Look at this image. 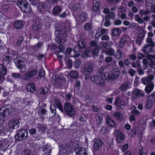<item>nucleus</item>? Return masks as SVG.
<instances>
[{"mask_svg":"<svg viewBox=\"0 0 155 155\" xmlns=\"http://www.w3.org/2000/svg\"><path fill=\"white\" fill-rule=\"evenodd\" d=\"M113 98L112 97L107 98L106 99V101L109 104H111L113 101Z\"/></svg>","mask_w":155,"mask_h":155,"instance_id":"nucleus-60","label":"nucleus"},{"mask_svg":"<svg viewBox=\"0 0 155 155\" xmlns=\"http://www.w3.org/2000/svg\"><path fill=\"white\" fill-rule=\"evenodd\" d=\"M38 73L37 69L30 71L27 72L23 77V79L25 80H28L31 78L35 75Z\"/></svg>","mask_w":155,"mask_h":155,"instance_id":"nucleus-12","label":"nucleus"},{"mask_svg":"<svg viewBox=\"0 0 155 155\" xmlns=\"http://www.w3.org/2000/svg\"><path fill=\"white\" fill-rule=\"evenodd\" d=\"M130 38L127 37H124L121 38L119 41V46L122 48H124L125 44H126L129 41Z\"/></svg>","mask_w":155,"mask_h":155,"instance_id":"nucleus-20","label":"nucleus"},{"mask_svg":"<svg viewBox=\"0 0 155 155\" xmlns=\"http://www.w3.org/2000/svg\"><path fill=\"white\" fill-rule=\"evenodd\" d=\"M129 84L128 82L124 83L120 87V90L122 91L129 89Z\"/></svg>","mask_w":155,"mask_h":155,"instance_id":"nucleus-37","label":"nucleus"},{"mask_svg":"<svg viewBox=\"0 0 155 155\" xmlns=\"http://www.w3.org/2000/svg\"><path fill=\"white\" fill-rule=\"evenodd\" d=\"M72 9L73 15L77 20V18L78 16V8L77 7H76V8H75L74 7V5L72 7Z\"/></svg>","mask_w":155,"mask_h":155,"instance_id":"nucleus-42","label":"nucleus"},{"mask_svg":"<svg viewBox=\"0 0 155 155\" xmlns=\"http://www.w3.org/2000/svg\"><path fill=\"white\" fill-rule=\"evenodd\" d=\"M129 74L131 76L133 77L134 75L136 73V71H134L133 69H131L129 71Z\"/></svg>","mask_w":155,"mask_h":155,"instance_id":"nucleus-62","label":"nucleus"},{"mask_svg":"<svg viewBox=\"0 0 155 155\" xmlns=\"http://www.w3.org/2000/svg\"><path fill=\"white\" fill-rule=\"evenodd\" d=\"M145 57L144 55L140 52H139L137 54V58L139 59H143Z\"/></svg>","mask_w":155,"mask_h":155,"instance_id":"nucleus-57","label":"nucleus"},{"mask_svg":"<svg viewBox=\"0 0 155 155\" xmlns=\"http://www.w3.org/2000/svg\"><path fill=\"white\" fill-rule=\"evenodd\" d=\"M86 47V43L85 40L81 39L78 41V49H81L82 48H85Z\"/></svg>","mask_w":155,"mask_h":155,"instance_id":"nucleus-28","label":"nucleus"},{"mask_svg":"<svg viewBox=\"0 0 155 155\" xmlns=\"http://www.w3.org/2000/svg\"><path fill=\"white\" fill-rule=\"evenodd\" d=\"M103 72H100V76H97V75H94L91 78V80L95 82L97 84L99 85L102 86L105 85V83L104 82L105 79L103 76Z\"/></svg>","mask_w":155,"mask_h":155,"instance_id":"nucleus-3","label":"nucleus"},{"mask_svg":"<svg viewBox=\"0 0 155 155\" xmlns=\"http://www.w3.org/2000/svg\"><path fill=\"white\" fill-rule=\"evenodd\" d=\"M145 34L146 33L143 31L139 33L138 37V38L141 39H143L144 38Z\"/></svg>","mask_w":155,"mask_h":155,"instance_id":"nucleus-48","label":"nucleus"},{"mask_svg":"<svg viewBox=\"0 0 155 155\" xmlns=\"http://www.w3.org/2000/svg\"><path fill=\"white\" fill-rule=\"evenodd\" d=\"M48 8V6L46 3H40L38 5V10L40 13H42Z\"/></svg>","mask_w":155,"mask_h":155,"instance_id":"nucleus-21","label":"nucleus"},{"mask_svg":"<svg viewBox=\"0 0 155 155\" xmlns=\"http://www.w3.org/2000/svg\"><path fill=\"white\" fill-rule=\"evenodd\" d=\"M27 90L29 92H34L35 90V87L34 83H31L27 85L26 86Z\"/></svg>","mask_w":155,"mask_h":155,"instance_id":"nucleus-26","label":"nucleus"},{"mask_svg":"<svg viewBox=\"0 0 155 155\" xmlns=\"http://www.w3.org/2000/svg\"><path fill=\"white\" fill-rule=\"evenodd\" d=\"M23 38L22 36L19 37L16 44L17 46H19L21 44V42L23 41Z\"/></svg>","mask_w":155,"mask_h":155,"instance_id":"nucleus-52","label":"nucleus"},{"mask_svg":"<svg viewBox=\"0 0 155 155\" xmlns=\"http://www.w3.org/2000/svg\"><path fill=\"white\" fill-rule=\"evenodd\" d=\"M6 143L3 140H0V149L2 150L5 147Z\"/></svg>","mask_w":155,"mask_h":155,"instance_id":"nucleus-47","label":"nucleus"},{"mask_svg":"<svg viewBox=\"0 0 155 155\" xmlns=\"http://www.w3.org/2000/svg\"><path fill=\"white\" fill-rule=\"evenodd\" d=\"M53 103L55 104L57 106H59L61 104L59 100L56 98H54L52 101Z\"/></svg>","mask_w":155,"mask_h":155,"instance_id":"nucleus-51","label":"nucleus"},{"mask_svg":"<svg viewBox=\"0 0 155 155\" xmlns=\"http://www.w3.org/2000/svg\"><path fill=\"white\" fill-rule=\"evenodd\" d=\"M120 74L119 71H113L108 74L107 78L109 80H114L117 78Z\"/></svg>","mask_w":155,"mask_h":155,"instance_id":"nucleus-15","label":"nucleus"},{"mask_svg":"<svg viewBox=\"0 0 155 155\" xmlns=\"http://www.w3.org/2000/svg\"><path fill=\"white\" fill-rule=\"evenodd\" d=\"M65 63L66 66L68 67V68L69 69H71V68L72 66V63L71 60L69 59H68L65 62Z\"/></svg>","mask_w":155,"mask_h":155,"instance_id":"nucleus-46","label":"nucleus"},{"mask_svg":"<svg viewBox=\"0 0 155 155\" xmlns=\"http://www.w3.org/2000/svg\"><path fill=\"white\" fill-rule=\"evenodd\" d=\"M122 51L118 49L116 52V53L114 54V56L116 58L120 59L122 58Z\"/></svg>","mask_w":155,"mask_h":155,"instance_id":"nucleus-30","label":"nucleus"},{"mask_svg":"<svg viewBox=\"0 0 155 155\" xmlns=\"http://www.w3.org/2000/svg\"><path fill=\"white\" fill-rule=\"evenodd\" d=\"M113 116L116 119L120 120H123L124 117L123 114L119 111H116L114 112Z\"/></svg>","mask_w":155,"mask_h":155,"instance_id":"nucleus-23","label":"nucleus"},{"mask_svg":"<svg viewBox=\"0 0 155 155\" xmlns=\"http://www.w3.org/2000/svg\"><path fill=\"white\" fill-rule=\"evenodd\" d=\"M140 131L137 127H134L133 128L131 132L132 137H134L137 133H139Z\"/></svg>","mask_w":155,"mask_h":155,"instance_id":"nucleus-36","label":"nucleus"},{"mask_svg":"<svg viewBox=\"0 0 155 155\" xmlns=\"http://www.w3.org/2000/svg\"><path fill=\"white\" fill-rule=\"evenodd\" d=\"M106 121L107 125L111 127H114L115 126V122L111 119L110 116L107 117Z\"/></svg>","mask_w":155,"mask_h":155,"instance_id":"nucleus-27","label":"nucleus"},{"mask_svg":"<svg viewBox=\"0 0 155 155\" xmlns=\"http://www.w3.org/2000/svg\"><path fill=\"white\" fill-rule=\"evenodd\" d=\"M78 155H88V151L85 148L79 147L78 145Z\"/></svg>","mask_w":155,"mask_h":155,"instance_id":"nucleus-22","label":"nucleus"},{"mask_svg":"<svg viewBox=\"0 0 155 155\" xmlns=\"http://www.w3.org/2000/svg\"><path fill=\"white\" fill-rule=\"evenodd\" d=\"M150 13V10H144L143 9H140L139 12V14L141 16H142L143 15H147Z\"/></svg>","mask_w":155,"mask_h":155,"instance_id":"nucleus-40","label":"nucleus"},{"mask_svg":"<svg viewBox=\"0 0 155 155\" xmlns=\"http://www.w3.org/2000/svg\"><path fill=\"white\" fill-rule=\"evenodd\" d=\"M133 94L135 95L136 98H141L143 97L144 95V92L143 91L137 89L132 92Z\"/></svg>","mask_w":155,"mask_h":155,"instance_id":"nucleus-16","label":"nucleus"},{"mask_svg":"<svg viewBox=\"0 0 155 155\" xmlns=\"http://www.w3.org/2000/svg\"><path fill=\"white\" fill-rule=\"evenodd\" d=\"M108 17L111 19H114L115 17V13L114 12H110L108 14Z\"/></svg>","mask_w":155,"mask_h":155,"instance_id":"nucleus-49","label":"nucleus"},{"mask_svg":"<svg viewBox=\"0 0 155 155\" xmlns=\"http://www.w3.org/2000/svg\"><path fill=\"white\" fill-rule=\"evenodd\" d=\"M87 15L85 12H82L78 16V23H82L85 22L87 18Z\"/></svg>","mask_w":155,"mask_h":155,"instance_id":"nucleus-17","label":"nucleus"},{"mask_svg":"<svg viewBox=\"0 0 155 155\" xmlns=\"http://www.w3.org/2000/svg\"><path fill=\"white\" fill-rule=\"evenodd\" d=\"M28 55L27 54H23L18 57L15 60L17 67L19 70L20 72H23L26 69L25 65L21 64V63L24 62L27 59Z\"/></svg>","mask_w":155,"mask_h":155,"instance_id":"nucleus-1","label":"nucleus"},{"mask_svg":"<svg viewBox=\"0 0 155 155\" xmlns=\"http://www.w3.org/2000/svg\"><path fill=\"white\" fill-rule=\"evenodd\" d=\"M36 132V130L34 128H32L29 130V133L31 135L35 134Z\"/></svg>","mask_w":155,"mask_h":155,"instance_id":"nucleus-63","label":"nucleus"},{"mask_svg":"<svg viewBox=\"0 0 155 155\" xmlns=\"http://www.w3.org/2000/svg\"><path fill=\"white\" fill-rule=\"evenodd\" d=\"M105 108L107 110H112L113 107L110 105H107L105 106Z\"/></svg>","mask_w":155,"mask_h":155,"instance_id":"nucleus-64","label":"nucleus"},{"mask_svg":"<svg viewBox=\"0 0 155 155\" xmlns=\"http://www.w3.org/2000/svg\"><path fill=\"white\" fill-rule=\"evenodd\" d=\"M129 58L130 60H134L137 58V56L135 54H131L129 55Z\"/></svg>","mask_w":155,"mask_h":155,"instance_id":"nucleus-56","label":"nucleus"},{"mask_svg":"<svg viewBox=\"0 0 155 155\" xmlns=\"http://www.w3.org/2000/svg\"><path fill=\"white\" fill-rule=\"evenodd\" d=\"M115 135L116 138V140L118 143H122L125 139V136L124 134L119 130H116Z\"/></svg>","mask_w":155,"mask_h":155,"instance_id":"nucleus-11","label":"nucleus"},{"mask_svg":"<svg viewBox=\"0 0 155 155\" xmlns=\"http://www.w3.org/2000/svg\"><path fill=\"white\" fill-rule=\"evenodd\" d=\"M153 51V48H150L149 46L146 44L143 47L142 50H141L142 52L145 54L152 53Z\"/></svg>","mask_w":155,"mask_h":155,"instance_id":"nucleus-19","label":"nucleus"},{"mask_svg":"<svg viewBox=\"0 0 155 155\" xmlns=\"http://www.w3.org/2000/svg\"><path fill=\"white\" fill-rule=\"evenodd\" d=\"M64 110L67 114L70 116L74 115L76 111L72 105L69 103H65L64 104Z\"/></svg>","mask_w":155,"mask_h":155,"instance_id":"nucleus-4","label":"nucleus"},{"mask_svg":"<svg viewBox=\"0 0 155 155\" xmlns=\"http://www.w3.org/2000/svg\"><path fill=\"white\" fill-rule=\"evenodd\" d=\"M101 6L100 2L98 1H96L95 3L93 2L91 11L93 12H95L99 10Z\"/></svg>","mask_w":155,"mask_h":155,"instance_id":"nucleus-18","label":"nucleus"},{"mask_svg":"<svg viewBox=\"0 0 155 155\" xmlns=\"http://www.w3.org/2000/svg\"><path fill=\"white\" fill-rule=\"evenodd\" d=\"M24 25L23 22L21 21H15L14 24V27L17 29H20L22 28Z\"/></svg>","mask_w":155,"mask_h":155,"instance_id":"nucleus-29","label":"nucleus"},{"mask_svg":"<svg viewBox=\"0 0 155 155\" xmlns=\"http://www.w3.org/2000/svg\"><path fill=\"white\" fill-rule=\"evenodd\" d=\"M17 4L24 13H27L31 11L30 5L25 0H18Z\"/></svg>","mask_w":155,"mask_h":155,"instance_id":"nucleus-2","label":"nucleus"},{"mask_svg":"<svg viewBox=\"0 0 155 155\" xmlns=\"http://www.w3.org/2000/svg\"><path fill=\"white\" fill-rule=\"evenodd\" d=\"M12 76L13 77L17 79H19L21 77V75L19 73H13L12 74Z\"/></svg>","mask_w":155,"mask_h":155,"instance_id":"nucleus-53","label":"nucleus"},{"mask_svg":"<svg viewBox=\"0 0 155 155\" xmlns=\"http://www.w3.org/2000/svg\"><path fill=\"white\" fill-rule=\"evenodd\" d=\"M91 53L90 48H87L85 50L84 52L82 54L81 57L83 58L87 57L89 56Z\"/></svg>","mask_w":155,"mask_h":155,"instance_id":"nucleus-32","label":"nucleus"},{"mask_svg":"<svg viewBox=\"0 0 155 155\" xmlns=\"http://www.w3.org/2000/svg\"><path fill=\"white\" fill-rule=\"evenodd\" d=\"M40 94L43 95L47 94L48 92V90L47 87L41 88L40 89Z\"/></svg>","mask_w":155,"mask_h":155,"instance_id":"nucleus-44","label":"nucleus"},{"mask_svg":"<svg viewBox=\"0 0 155 155\" xmlns=\"http://www.w3.org/2000/svg\"><path fill=\"white\" fill-rule=\"evenodd\" d=\"M114 105L118 110H122L125 106V102L120 97H117L114 102Z\"/></svg>","mask_w":155,"mask_h":155,"instance_id":"nucleus-10","label":"nucleus"},{"mask_svg":"<svg viewBox=\"0 0 155 155\" xmlns=\"http://www.w3.org/2000/svg\"><path fill=\"white\" fill-rule=\"evenodd\" d=\"M105 53L108 55L112 56L115 53V51L113 48L110 47L106 50Z\"/></svg>","mask_w":155,"mask_h":155,"instance_id":"nucleus-35","label":"nucleus"},{"mask_svg":"<svg viewBox=\"0 0 155 155\" xmlns=\"http://www.w3.org/2000/svg\"><path fill=\"white\" fill-rule=\"evenodd\" d=\"M28 132L24 129L19 130L16 134L15 138L16 140L21 141L25 139L27 137Z\"/></svg>","mask_w":155,"mask_h":155,"instance_id":"nucleus-5","label":"nucleus"},{"mask_svg":"<svg viewBox=\"0 0 155 155\" xmlns=\"http://www.w3.org/2000/svg\"><path fill=\"white\" fill-rule=\"evenodd\" d=\"M151 80L152 79L150 77L146 78L145 79L142 78L141 79V81L143 84L146 85L147 84L149 85L151 83Z\"/></svg>","mask_w":155,"mask_h":155,"instance_id":"nucleus-33","label":"nucleus"},{"mask_svg":"<svg viewBox=\"0 0 155 155\" xmlns=\"http://www.w3.org/2000/svg\"><path fill=\"white\" fill-rule=\"evenodd\" d=\"M62 9L61 8L58 6H55L52 10V12L54 15H58L61 11Z\"/></svg>","mask_w":155,"mask_h":155,"instance_id":"nucleus-25","label":"nucleus"},{"mask_svg":"<svg viewBox=\"0 0 155 155\" xmlns=\"http://www.w3.org/2000/svg\"><path fill=\"white\" fill-rule=\"evenodd\" d=\"M129 147L128 144V143H126L121 147V149L122 152H124Z\"/></svg>","mask_w":155,"mask_h":155,"instance_id":"nucleus-50","label":"nucleus"},{"mask_svg":"<svg viewBox=\"0 0 155 155\" xmlns=\"http://www.w3.org/2000/svg\"><path fill=\"white\" fill-rule=\"evenodd\" d=\"M93 70V67L91 64H88L81 69V71L85 74L89 75Z\"/></svg>","mask_w":155,"mask_h":155,"instance_id":"nucleus-13","label":"nucleus"},{"mask_svg":"<svg viewBox=\"0 0 155 155\" xmlns=\"http://www.w3.org/2000/svg\"><path fill=\"white\" fill-rule=\"evenodd\" d=\"M92 24L89 22L86 23L84 25V28L85 30L89 31L92 29Z\"/></svg>","mask_w":155,"mask_h":155,"instance_id":"nucleus-39","label":"nucleus"},{"mask_svg":"<svg viewBox=\"0 0 155 155\" xmlns=\"http://www.w3.org/2000/svg\"><path fill=\"white\" fill-rule=\"evenodd\" d=\"M121 33V31L119 28H116L112 31L111 33L113 36H116L119 35Z\"/></svg>","mask_w":155,"mask_h":155,"instance_id":"nucleus-31","label":"nucleus"},{"mask_svg":"<svg viewBox=\"0 0 155 155\" xmlns=\"http://www.w3.org/2000/svg\"><path fill=\"white\" fill-rule=\"evenodd\" d=\"M113 58L110 57H107L105 58V61L107 63H109L112 61Z\"/></svg>","mask_w":155,"mask_h":155,"instance_id":"nucleus-59","label":"nucleus"},{"mask_svg":"<svg viewBox=\"0 0 155 155\" xmlns=\"http://www.w3.org/2000/svg\"><path fill=\"white\" fill-rule=\"evenodd\" d=\"M153 104L150 101V100H148L145 105V107L146 109H149L153 106Z\"/></svg>","mask_w":155,"mask_h":155,"instance_id":"nucleus-38","label":"nucleus"},{"mask_svg":"<svg viewBox=\"0 0 155 155\" xmlns=\"http://www.w3.org/2000/svg\"><path fill=\"white\" fill-rule=\"evenodd\" d=\"M7 73V68L2 64H0V73L3 75H5Z\"/></svg>","mask_w":155,"mask_h":155,"instance_id":"nucleus-34","label":"nucleus"},{"mask_svg":"<svg viewBox=\"0 0 155 155\" xmlns=\"http://www.w3.org/2000/svg\"><path fill=\"white\" fill-rule=\"evenodd\" d=\"M93 148L95 151L101 150L104 144L103 142L99 139H95L94 140Z\"/></svg>","mask_w":155,"mask_h":155,"instance_id":"nucleus-6","label":"nucleus"},{"mask_svg":"<svg viewBox=\"0 0 155 155\" xmlns=\"http://www.w3.org/2000/svg\"><path fill=\"white\" fill-rule=\"evenodd\" d=\"M54 83L57 87H63L66 83V81L64 78H59L58 77H57L56 76H53V79H54Z\"/></svg>","mask_w":155,"mask_h":155,"instance_id":"nucleus-8","label":"nucleus"},{"mask_svg":"<svg viewBox=\"0 0 155 155\" xmlns=\"http://www.w3.org/2000/svg\"><path fill=\"white\" fill-rule=\"evenodd\" d=\"M139 155H147L146 153L144 152V147H141L139 152Z\"/></svg>","mask_w":155,"mask_h":155,"instance_id":"nucleus-54","label":"nucleus"},{"mask_svg":"<svg viewBox=\"0 0 155 155\" xmlns=\"http://www.w3.org/2000/svg\"><path fill=\"white\" fill-rule=\"evenodd\" d=\"M69 75L71 78L74 79L77 77L78 73L76 71H73L70 72Z\"/></svg>","mask_w":155,"mask_h":155,"instance_id":"nucleus-45","label":"nucleus"},{"mask_svg":"<svg viewBox=\"0 0 155 155\" xmlns=\"http://www.w3.org/2000/svg\"><path fill=\"white\" fill-rule=\"evenodd\" d=\"M71 149L69 144L62 145L60 147V154L61 155H67L69 153Z\"/></svg>","mask_w":155,"mask_h":155,"instance_id":"nucleus-9","label":"nucleus"},{"mask_svg":"<svg viewBox=\"0 0 155 155\" xmlns=\"http://www.w3.org/2000/svg\"><path fill=\"white\" fill-rule=\"evenodd\" d=\"M50 110L52 116L51 117H52L55 115L56 113V107L55 106L53 105H51L50 107Z\"/></svg>","mask_w":155,"mask_h":155,"instance_id":"nucleus-41","label":"nucleus"},{"mask_svg":"<svg viewBox=\"0 0 155 155\" xmlns=\"http://www.w3.org/2000/svg\"><path fill=\"white\" fill-rule=\"evenodd\" d=\"M39 26V25L37 24H34L33 26V29L35 31L39 30L40 28Z\"/></svg>","mask_w":155,"mask_h":155,"instance_id":"nucleus-61","label":"nucleus"},{"mask_svg":"<svg viewBox=\"0 0 155 155\" xmlns=\"http://www.w3.org/2000/svg\"><path fill=\"white\" fill-rule=\"evenodd\" d=\"M102 46L103 47L107 49L108 48L110 47L109 44L107 42L103 43L102 44Z\"/></svg>","mask_w":155,"mask_h":155,"instance_id":"nucleus-58","label":"nucleus"},{"mask_svg":"<svg viewBox=\"0 0 155 155\" xmlns=\"http://www.w3.org/2000/svg\"><path fill=\"white\" fill-rule=\"evenodd\" d=\"M99 52V49L97 48H95L93 49L91 51V53L94 57H97Z\"/></svg>","mask_w":155,"mask_h":155,"instance_id":"nucleus-43","label":"nucleus"},{"mask_svg":"<svg viewBox=\"0 0 155 155\" xmlns=\"http://www.w3.org/2000/svg\"><path fill=\"white\" fill-rule=\"evenodd\" d=\"M19 123V121L18 119H14L9 121L8 126L10 129H14L18 127Z\"/></svg>","mask_w":155,"mask_h":155,"instance_id":"nucleus-14","label":"nucleus"},{"mask_svg":"<svg viewBox=\"0 0 155 155\" xmlns=\"http://www.w3.org/2000/svg\"><path fill=\"white\" fill-rule=\"evenodd\" d=\"M10 105H5L0 109V114L2 116H8L11 113L12 109Z\"/></svg>","mask_w":155,"mask_h":155,"instance_id":"nucleus-7","label":"nucleus"},{"mask_svg":"<svg viewBox=\"0 0 155 155\" xmlns=\"http://www.w3.org/2000/svg\"><path fill=\"white\" fill-rule=\"evenodd\" d=\"M153 83H151L146 87L145 89V92L147 94H149L153 90Z\"/></svg>","mask_w":155,"mask_h":155,"instance_id":"nucleus-24","label":"nucleus"},{"mask_svg":"<svg viewBox=\"0 0 155 155\" xmlns=\"http://www.w3.org/2000/svg\"><path fill=\"white\" fill-rule=\"evenodd\" d=\"M55 41L56 42L58 43H63V42H64L65 40L64 39H62L60 38H59L57 37L55 38Z\"/></svg>","mask_w":155,"mask_h":155,"instance_id":"nucleus-55","label":"nucleus"}]
</instances>
